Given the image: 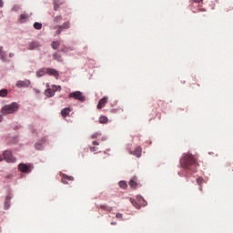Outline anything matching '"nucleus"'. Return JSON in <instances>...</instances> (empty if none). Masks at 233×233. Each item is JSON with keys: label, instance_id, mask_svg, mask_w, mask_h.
Masks as SVG:
<instances>
[{"label": "nucleus", "instance_id": "nucleus-8", "mask_svg": "<svg viewBox=\"0 0 233 233\" xmlns=\"http://www.w3.org/2000/svg\"><path fill=\"white\" fill-rule=\"evenodd\" d=\"M41 44L39 42H29L27 44V50H35V48H39Z\"/></svg>", "mask_w": 233, "mask_h": 233}, {"label": "nucleus", "instance_id": "nucleus-31", "mask_svg": "<svg viewBox=\"0 0 233 233\" xmlns=\"http://www.w3.org/2000/svg\"><path fill=\"white\" fill-rule=\"evenodd\" d=\"M197 183H198V185H199V187H201L203 185V178L198 177L197 178Z\"/></svg>", "mask_w": 233, "mask_h": 233}, {"label": "nucleus", "instance_id": "nucleus-14", "mask_svg": "<svg viewBox=\"0 0 233 233\" xmlns=\"http://www.w3.org/2000/svg\"><path fill=\"white\" fill-rule=\"evenodd\" d=\"M131 154L137 157H141V147H137L133 152H131Z\"/></svg>", "mask_w": 233, "mask_h": 233}, {"label": "nucleus", "instance_id": "nucleus-42", "mask_svg": "<svg viewBox=\"0 0 233 233\" xmlns=\"http://www.w3.org/2000/svg\"><path fill=\"white\" fill-rule=\"evenodd\" d=\"M111 225H117V222L112 221V222H111Z\"/></svg>", "mask_w": 233, "mask_h": 233}, {"label": "nucleus", "instance_id": "nucleus-5", "mask_svg": "<svg viewBox=\"0 0 233 233\" xmlns=\"http://www.w3.org/2000/svg\"><path fill=\"white\" fill-rule=\"evenodd\" d=\"M33 168L34 166H32V164L21 163L18 165V170H20V172H24L25 174H29V172H32Z\"/></svg>", "mask_w": 233, "mask_h": 233}, {"label": "nucleus", "instance_id": "nucleus-27", "mask_svg": "<svg viewBox=\"0 0 233 233\" xmlns=\"http://www.w3.org/2000/svg\"><path fill=\"white\" fill-rule=\"evenodd\" d=\"M118 185H119L120 188H123V189H125V188H127V187H128V185L127 184L126 181H120L118 183Z\"/></svg>", "mask_w": 233, "mask_h": 233}, {"label": "nucleus", "instance_id": "nucleus-30", "mask_svg": "<svg viewBox=\"0 0 233 233\" xmlns=\"http://www.w3.org/2000/svg\"><path fill=\"white\" fill-rule=\"evenodd\" d=\"M54 92H61V86H53Z\"/></svg>", "mask_w": 233, "mask_h": 233}, {"label": "nucleus", "instance_id": "nucleus-33", "mask_svg": "<svg viewBox=\"0 0 233 233\" xmlns=\"http://www.w3.org/2000/svg\"><path fill=\"white\" fill-rule=\"evenodd\" d=\"M97 150H99V147H90V152H97Z\"/></svg>", "mask_w": 233, "mask_h": 233}, {"label": "nucleus", "instance_id": "nucleus-11", "mask_svg": "<svg viewBox=\"0 0 233 233\" xmlns=\"http://www.w3.org/2000/svg\"><path fill=\"white\" fill-rule=\"evenodd\" d=\"M71 112H72V108L66 107L61 110V116H62V117H68V116H70Z\"/></svg>", "mask_w": 233, "mask_h": 233}, {"label": "nucleus", "instance_id": "nucleus-10", "mask_svg": "<svg viewBox=\"0 0 233 233\" xmlns=\"http://www.w3.org/2000/svg\"><path fill=\"white\" fill-rule=\"evenodd\" d=\"M61 176H62V183H64V185H68L67 181H74V177L72 176H68L66 174H61Z\"/></svg>", "mask_w": 233, "mask_h": 233}, {"label": "nucleus", "instance_id": "nucleus-7", "mask_svg": "<svg viewBox=\"0 0 233 233\" xmlns=\"http://www.w3.org/2000/svg\"><path fill=\"white\" fill-rule=\"evenodd\" d=\"M17 88H28L30 86V80H19L16 82Z\"/></svg>", "mask_w": 233, "mask_h": 233}, {"label": "nucleus", "instance_id": "nucleus-20", "mask_svg": "<svg viewBox=\"0 0 233 233\" xmlns=\"http://www.w3.org/2000/svg\"><path fill=\"white\" fill-rule=\"evenodd\" d=\"M12 199V197L7 196L5 198V208H10V200Z\"/></svg>", "mask_w": 233, "mask_h": 233}, {"label": "nucleus", "instance_id": "nucleus-19", "mask_svg": "<svg viewBox=\"0 0 233 233\" xmlns=\"http://www.w3.org/2000/svg\"><path fill=\"white\" fill-rule=\"evenodd\" d=\"M53 5H54V10L57 12V10H59V5H63V3H60L58 0H55L53 2Z\"/></svg>", "mask_w": 233, "mask_h": 233}, {"label": "nucleus", "instance_id": "nucleus-9", "mask_svg": "<svg viewBox=\"0 0 233 233\" xmlns=\"http://www.w3.org/2000/svg\"><path fill=\"white\" fill-rule=\"evenodd\" d=\"M106 103H108V97L104 96L102 99H100L97 104L98 110H101V108L105 107V105H106Z\"/></svg>", "mask_w": 233, "mask_h": 233}, {"label": "nucleus", "instance_id": "nucleus-1", "mask_svg": "<svg viewBox=\"0 0 233 233\" xmlns=\"http://www.w3.org/2000/svg\"><path fill=\"white\" fill-rule=\"evenodd\" d=\"M180 165L182 168H185L187 174L197 172L198 161L196 160V157L192 156V154H184L183 157L180 159Z\"/></svg>", "mask_w": 233, "mask_h": 233}, {"label": "nucleus", "instance_id": "nucleus-39", "mask_svg": "<svg viewBox=\"0 0 233 233\" xmlns=\"http://www.w3.org/2000/svg\"><path fill=\"white\" fill-rule=\"evenodd\" d=\"M203 0H194L195 3H201Z\"/></svg>", "mask_w": 233, "mask_h": 233}, {"label": "nucleus", "instance_id": "nucleus-4", "mask_svg": "<svg viewBox=\"0 0 233 233\" xmlns=\"http://www.w3.org/2000/svg\"><path fill=\"white\" fill-rule=\"evenodd\" d=\"M68 97L80 101V103H84L86 99L81 91L72 92L69 94Z\"/></svg>", "mask_w": 233, "mask_h": 233}, {"label": "nucleus", "instance_id": "nucleus-28", "mask_svg": "<svg viewBox=\"0 0 233 233\" xmlns=\"http://www.w3.org/2000/svg\"><path fill=\"white\" fill-rule=\"evenodd\" d=\"M61 19H63V16H61V15L56 16L54 19L55 25H57L61 21Z\"/></svg>", "mask_w": 233, "mask_h": 233}, {"label": "nucleus", "instance_id": "nucleus-26", "mask_svg": "<svg viewBox=\"0 0 233 233\" xmlns=\"http://www.w3.org/2000/svg\"><path fill=\"white\" fill-rule=\"evenodd\" d=\"M34 28H35V30H41V28H43V24L35 22L34 24Z\"/></svg>", "mask_w": 233, "mask_h": 233}, {"label": "nucleus", "instance_id": "nucleus-17", "mask_svg": "<svg viewBox=\"0 0 233 233\" xmlns=\"http://www.w3.org/2000/svg\"><path fill=\"white\" fill-rule=\"evenodd\" d=\"M130 203L135 207V208H141V205L136 201L134 198H129Z\"/></svg>", "mask_w": 233, "mask_h": 233}, {"label": "nucleus", "instance_id": "nucleus-3", "mask_svg": "<svg viewBox=\"0 0 233 233\" xmlns=\"http://www.w3.org/2000/svg\"><path fill=\"white\" fill-rule=\"evenodd\" d=\"M6 161V163H15L16 158L12 154V150H5L0 155V162Z\"/></svg>", "mask_w": 233, "mask_h": 233}, {"label": "nucleus", "instance_id": "nucleus-34", "mask_svg": "<svg viewBox=\"0 0 233 233\" xmlns=\"http://www.w3.org/2000/svg\"><path fill=\"white\" fill-rule=\"evenodd\" d=\"M116 218L117 219H123V214H121V213H116Z\"/></svg>", "mask_w": 233, "mask_h": 233}, {"label": "nucleus", "instance_id": "nucleus-32", "mask_svg": "<svg viewBox=\"0 0 233 233\" xmlns=\"http://www.w3.org/2000/svg\"><path fill=\"white\" fill-rule=\"evenodd\" d=\"M57 28L58 29L56 30L55 35H59V34H61V32H63V29L61 27H59V25H57Z\"/></svg>", "mask_w": 233, "mask_h": 233}, {"label": "nucleus", "instance_id": "nucleus-6", "mask_svg": "<svg viewBox=\"0 0 233 233\" xmlns=\"http://www.w3.org/2000/svg\"><path fill=\"white\" fill-rule=\"evenodd\" d=\"M46 74H47V76H53L56 79H59V71L55 68L46 67Z\"/></svg>", "mask_w": 233, "mask_h": 233}, {"label": "nucleus", "instance_id": "nucleus-12", "mask_svg": "<svg viewBox=\"0 0 233 233\" xmlns=\"http://www.w3.org/2000/svg\"><path fill=\"white\" fill-rule=\"evenodd\" d=\"M0 59L1 61H8V58L6 57V52L3 50V46H0Z\"/></svg>", "mask_w": 233, "mask_h": 233}, {"label": "nucleus", "instance_id": "nucleus-43", "mask_svg": "<svg viewBox=\"0 0 233 233\" xmlns=\"http://www.w3.org/2000/svg\"><path fill=\"white\" fill-rule=\"evenodd\" d=\"M1 121H3V116L2 115H0V123H1Z\"/></svg>", "mask_w": 233, "mask_h": 233}, {"label": "nucleus", "instance_id": "nucleus-25", "mask_svg": "<svg viewBox=\"0 0 233 233\" xmlns=\"http://www.w3.org/2000/svg\"><path fill=\"white\" fill-rule=\"evenodd\" d=\"M99 123L101 124H105V123H108V117L103 116L99 117Z\"/></svg>", "mask_w": 233, "mask_h": 233}, {"label": "nucleus", "instance_id": "nucleus-37", "mask_svg": "<svg viewBox=\"0 0 233 233\" xmlns=\"http://www.w3.org/2000/svg\"><path fill=\"white\" fill-rule=\"evenodd\" d=\"M0 8H3V0H0Z\"/></svg>", "mask_w": 233, "mask_h": 233}, {"label": "nucleus", "instance_id": "nucleus-29", "mask_svg": "<svg viewBox=\"0 0 233 233\" xmlns=\"http://www.w3.org/2000/svg\"><path fill=\"white\" fill-rule=\"evenodd\" d=\"M53 59L59 61V59H61V55L56 52L55 55H53Z\"/></svg>", "mask_w": 233, "mask_h": 233}, {"label": "nucleus", "instance_id": "nucleus-22", "mask_svg": "<svg viewBox=\"0 0 233 233\" xmlns=\"http://www.w3.org/2000/svg\"><path fill=\"white\" fill-rule=\"evenodd\" d=\"M54 94H55L54 90L50 88L46 90V95L47 96V97H54Z\"/></svg>", "mask_w": 233, "mask_h": 233}, {"label": "nucleus", "instance_id": "nucleus-23", "mask_svg": "<svg viewBox=\"0 0 233 233\" xmlns=\"http://www.w3.org/2000/svg\"><path fill=\"white\" fill-rule=\"evenodd\" d=\"M8 96V90L7 89H1L0 90V97H6Z\"/></svg>", "mask_w": 233, "mask_h": 233}, {"label": "nucleus", "instance_id": "nucleus-13", "mask_svg": "<svg viewBox=\"0 0 233 233\" xmlns=\"http://www.w3.org/2000/svg\"><path fill=\"white\" fill-rule=\"evenodd\" d=\"M46 74V67H44L36 72V77H43Z\"/></svg>", "mask_w": 233, "mask_h": 233}, {"label": "nucleus", "instance_id": "nucleus-35", "mask_svg": "<svg viewBox=\"0 0 233 233\" xmlns=\"http://www.w3.org/2000/svg\"><path fill=\"white\" fill-rule=\"evenodd\" d=\"M98 133H95L91 136V139H97Z\"/></svg>", "mask_w": 233, "mask_h": 233}, {"label": "nucleus", "instance_id": "nucleus-15", "mask_svg": "<svg viewBox=\"0 0 233 233\" xmlns=\"http://www.w3.org/2000/svg\"><path fill=\"white\" fill-rule=\"evenodd\" d=\"M60 45H61V42L54 41L51 43V47L53 48V50H57V48H59Z\"/></svg>", "mask_w": 233, "mask_h": 233}, {"label": "nucleus", "instance_id": "nucleus-40", "mask_svg": "<svg viewBox=\"0 0 233 233\" xmlns=\"http://www.w3.org/2000/svg\"><path fill=\"white\" fill-rule=\"evenodd\" d=\"M9 57H14V53H10Z\"/></svg>", "mask_w": 233, "mask_h": 233}, {"label": "nucleus", "instance_id": "nucleus-41", "mask_svg": "<svg viewBox=\"0 0 233 233\" xmlns=\"http://www.w3.org/2000/svg\"><path fill=\"white\" fill-rule=\"evenodd\" d=\"M199 190H200V192L203 191V186H200V187H199Z\"/></svg>", "mask_w": 233, "mask_h": 233}, {"label": "nucleus", "instance_id": "nucleus-2", "mask_svg": "<svg viewBox=\"0 0 233 233\" xmlns=\"http://www.w3.org/2000/svg\"><path fill=\"white\" fill-rule=\"evenodd\" d=\"M19 110V104L16 102H13L9 105H5L2 107L1 113L3 116H8V114H15Z\"/></svg>", "mask_w": 233, "mask_h": 233}, {"label": "nucleus", "instance_id": "nucleus-36", "mask_svg": "<svg viewBox=\"0 0 233 233\" xmlns=\"http://www.w3.org/2000/svg\"><path fill=\"white\" fill-rule=\"evenodd\" d=\"M93 145H94V147H96V146L99 145V142L95 140V141H93Z\"/></svg>", "mask_w": 233, "mask_h": 233}, {"label": "nucleus", "instance_id": "nucleus-18", "mask_svg": "<svg viewBox=\"0 0 233 233\" xmlns=\"http://www.w3.org/2000/svg\"><path fill=\"white\" fill-rule=\"evenodd\" d=\"M59 28L63 30H68L70 28V22H66L62 25H58Z\"/></svg>", "mask_w": 233, "mask_h": 233}, {"label": "nucleus", "instance_id": "nucleus-16", "mask_svg": "<svg viewBox=\"0 0 233 233\" xmlns=\"http://www.w3.org/2000/svg\"><path fill=\"white\" fill-rule=\"evenodd\" d=\"M101 210H106V212H112L113 208L106 205H100Z\"/></svg>", "mask_w": 233, "mask_h": 233}, {"label": "nucleus", "instance_id": "nucleus-24", "mask_svg": "<svg viewBox=\"0 0 233 233\" xmlns=\"http://www.w3.org/2000/svg\"><path fill=\"white\" fill-rule=\"evenodd\" d=\"M129 187H131L132 188H137V182L134 179H131L129 181Z\"/></svg>", "mask_w": 233, "mask_h": 233}, {"label": "nucleus", "instance_id": "nucleus-21", "mask_svg": "<svg viewBox=\"0 0 233 233\" xmlns=\"http://www.w3.org/2000/svg\"><path fill=\"white\" fill-rule=\"evenodd\" d=\"M28 19V15L26 14H22L19 16V23H25V20Z\"/></svg>", "mask_w": 233, "mask_h": 233}, {"label": "nucleus", "instance_id": "nucleus-38", "mask_svg": "<svg viewBox=\"0 0 233 233\" xmlns=\"http://www.w3.org/2000/svg\"><path fill=\"white\" fill-rule=\"evenodd\" d=\"M34 92H35V94H39L40 91H39L38 89H35H35H34Z\"/></svg>", "mask_w": 233, "mask_h": 233}]
</instances>
